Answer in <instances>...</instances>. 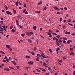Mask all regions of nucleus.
Segmentation results:
<instances>
[{
	"label": "nucleus",
	"instance_id": "423d86ee",
	"mask_svg": "<svg viewBox=\"0 0 75 75\" xmlns=\"http://www.w3.org/2000/svg\"><path fill=\"white\" fill-rule=\"evenodd\" d=\"M72 42V40H69L67 41V42L69 44L70 42Z\"/></svg>",
	"mask_w": 75,
	"mask_h": 75
},
{
	"label": "nucleus",
	"instance_id": "a211bd4d",
	"mask_svg": "<svg viewBox=\"0 0 75 75\" xmlns=\"http://www.w3.org/2000/svg\"><path fill=\"white\" fill-rule=\"evenodd\" d=\"M31 54H32V55H35V53H34V52H31Z\"/></svg>",
	"mask_w": 75,
	"mask_h": 75
},
{
	"label": "nucleus",
	"instance_id": "1a4fd4ad",
	"mask_svg": "<svg viewBox=\"0 0 75 75\" xmlns=\"http://www.w3.org/2000/svg\"><path fill=\"white\" fill-rule=\"evenodd\" d=\"M58 41L59 43H61V42H62V41L61 39H59Z\"/></svg>",
	"mask_w": 75,
	"mask_h": 75
},
{
	"label": "nucleus",
	"instance_id": "774afa93",
	"mask_svg": "<svg viewBox=\"0 0 75 75\" xmlns=\"http://www.w3.org/2000/svg\"><path fill=\"white\" fill-rule=\"evenodd\" d=\"M45 75H49V73H46V74H45Z\"/></svg>",
	"mask_w": 75,
	"mask_h": 75
},
{
	"label": "nucleus",
	"instance_id": "473e14b6",
	"mask_svg": "<svg viewBox=\"0 0 75 75\" xmlns=\"http://www.w3.org/2000/svg\"><path fill=\"white\" fill-rule=\"evenodd\" d=\"M47 35H51V33H47Z\"/></svg>",
	"mask_w": 75,
	"mask_h": 75
},
{
	"label": "nucleus",
	"instance_id": "69168bd1",
	"mask_svg": "<svg viewBox=\"0 0 75 75\" xmlns=\"http://www.w3.org/2000/svg\"><path fill=\"white\" fill-rule=\"evenodd\" d=\"M24 7H26V4H24Z\"/></svg>",
	"mask_w": 75,
	"mask_h": 75
},
{
	"label": "nucleus",
	"instance_id": "0eeeda50",
	"mask_svg": "<svg viewBox=\"0 0 75 75\" xmlns=\"http://www.w3.org/2000/svg\"><path fill=\"white\" fill-rule=\"evenodd\" d=\"M27 34H28V36H31V35L30 34V33L29 32H26Z\"/></svg>",
	"mask_w": 75,
	"mask_h": 75
},
{
	"label": "nucleus",
	"instance_id": "4468645a",
	"mask_svg": "<svg viewBox=\"0 0 75 75\" xmlns=\"http://www.w3.org/2000/svg\"><path fill=\"white\" fill-rule=\"evenodd\" d=\"M16 6H18V1H17V2H16Z\"/></svg>",
	"mask_w": 75,
	"mask_h": 75
},
{
	"label": "nucleus",
	"instance_id": "c9c22d12",
	"mask_svg": "<svg viewBox=\"0 0 75 75\" xmlns=\"http://www.w3.org/2000/svg\"><path fill=\"white\" fill-rule=\"evenodd\" d=\"M30 35H33V32H30Z\"/></svg>",
	"mask_w": 75,
	"mask_h": 75
},
{
	"label": "nucleus",
	"instance_id": "5fc2aeb1",
	"mask_svg": "<svg viewBox=\"0 0 75 75\" xmlns=\"http://www.w3.org/2000/svg\"><path fill=\"white\" fill-rule=\"evenodd\" d=\"M52 34L53 35H57V34H56V33H52Z\"/></svg>",
	"mask_w": 75,
	"mask_h": 75
},
{
	"label": "nucleus",
	"instance_id": "7c9ffc66",
	"mask_svg": "<svg viewBox=\"0 0 75 75\" xmlns=\"http://www.w3.org/2000/svg\"><path fill=\"white\" fill-rule=\"evenodd\" d=\"M42 71H43V72H45L46 71V70L45 69H43L42 70Z\"/></svg>",
	"mask_w": 75,
	"mask_h": 75
},
{
	"label": "nucleus",
	"instance_id": "9d476101",
	"mask_svg": "<svg viewBox=\"0 0 75 75\" xmlns=\"http://www.w3.org/2000/svg\"><path fill=\"white\" fill-rule=\"evenodd\" d=\"M33 28L35 30H36V28H37V27L36 26H33Z\"/></svg>",
	"mask_w": 75,
	"mask_h": 75
},
{
	"label": "nucleus",
	"instance_id": "6ab92c4d",
	"mask_svg": "<svg viewBox=\"0 0 75 75\" xmlns=\"http://www.w3.org/2000/svg\"><path fill=\"white\" fill-rule=\"evenodd\" d=\"M48 69H49V71H52V70L51 69V67H48Z\"/></svg>",
	"mask_w": 75,
	"mask_h": 75
},
{
	"label": "nucleus",
	"instance_id": "5701e85b",
	"mask_svg": "<svg viewBox=\"0 0 75 75\" xmlns=\"http://www.w3.org/2000/svg\"><path fill=\"white\" fill-rule=\"evenodd\" d=\"M37 56H38V57H41V55L39 54H37Z\"/></svg>",
	"mask_w": 75,
	"mask_h": 75
},
{
	"label": "nucleus",
	"instance_id": "4d7b16f0",
	"mask_svg": "<svg viewBox=\"0 0 75 75\" xmlns=\"http://www.w3.org/2000/svg\"><path fill=\"white\" fill-rule=\"evenodd\" d=\"M49 32H50V33H52V32L51 31V30H49Z\"/></svg>",
	"mask_w": 75,
	"mask_h": 75
},
{
	"label": "nucleus",
	"instance_id": "393cba45",
	"mask_svg": "<svg viewBox=\"0 0 75 75\" xmlns=\"http://www.w3.org/2000/svg\"><path fill=\"white\" fill-rule=\"evenodd\" d=\"M3 28H4V29H6V27H5V25H3L2 26Z\"/></svg>",
	"mask_w": 75,
	"mask_h": 75
},
{
	"label": "nucleus",
	"instance_id": "680f3d73",
	"mask_svg": "<svg viewBox=\"0 0 75 75\" xmlns=\"http://www.w3.org/2000/svg\"><path fill=\"white\" fill-rule=\"evenodd\" d=\"M5 8L6 10H7V9H8V7H7V6H6L5 7Z\"/></svg>",
	"mask_w": 75,
	"mask_h": 75
},
{
	"label": "nucleus",
	"instance_id": "79ce46f5",
	"mask_svg": "<svg viewBox=\"0 0 75 75\" xmlns=\"http://www.w3.org/2000/svg\"><path fill=\"white\" fill-rule=\"evenodd\" d=\"M3 21H1V22H0V23H1V24H4V23H3Z\"/></svg>",
	"mask_w": 75,
	"mask_h": 75
},
{
	"label": "nucleus",
	"instance_id": "20e7f679",
	"mask_svg": "<svg viewBox=\"0 0 75 75\" xmlns=\"http://www.w3.org/2000/svg\"><path fill=\"white\" fill-rule=\"evenodd\" d=\"M35 12L36 13H38V14H40V13H41V11H35Z\"/></svg>",
	"mask_w": 75,
	"mask_h": 75
},
{
	"label": "nucleus",
	"instance_id": "e2e57ef3",
	"mask_svg": "<svg viewBox=\"0 0 75 75\" xmlns=\"http://www.w3.org/2000/svg\"><path fill=\"white\" fill-rule=\"evenodd\" d=\"M73 73L74 75H75V71H73Z\"/></svg>",
	"mask_w": 75,
	"mask_h": 75
},
{
	"label": "nucleus",
	"instance_id": "b1692460",
	"mask_svg": "<svg viewBox=\"0 0 75 75\" xmlns=\"http://www.w3.org/2000/svg\"><path fill=\"white\" fill-rule=\"evenodd\" d=\"M9 67L10 68V69H14V68L10 66H9Z\"/></svg>",
	"mask_w": 75,
	"mask_h": 75
},
{
	"label": "nucleus",
	"instance_id": "72a5a7b5",
	"mask_svg": "<svg viewBox=\"0 0 75 75\" xmlns=\"http://www.w3.org/2000/svg\"><path fill=\"white\" fill-rule=\"evenodd\" d=\"M59 40L58 38H56V42H58V41Z\"/></svg>",
	"mask_w": 75,
	"mask_h": 75
},
{
	"label": "nucleus",
	"instance_id": "2f4dec72",
	"mask_svg": "<svg viewBox=\"0 0 75 75\" xmlns=\"http://www.w3.org/2000/svg\"><path fill=\"white\" fill-rule=\"evenodd\" d=\"M24 13H25V14H28V12L26 11V12H25Z\"/></svg>",
	"mask_w": 75,
	"mask_h": 75
},
{
	"label": "nucleus",
	"instance_id": "6e6552de",
	"mask_svg": "<svg viewBox=\"0 0 75 75\" xmlns=\"http://www.w3.org/2000/svg\"><path fill=\"white\" fill-rule=\"evenodd\" d=\"M54 8L56 10H59V8H58L57 7H54Z\"/></svg>",
	"mask_w": 75,
	"mask_h": 75
},
{
	"label": "nucleus",
	"instance_id": "f257e3e1",
	"mask_svg": "<svg viewBox=\"0 0 75 75\" xmlns=\"http://www.w3.org/2000/svg\"><path fill=\"white\" fill-rule=\"evenodd\" d=\"M6 13H7V14H9L10 15V16H12V13H11L9 12V11H6Z\"/></svg>",
	"mask_w": 75,
	"mask_h": 75
},
{
	"label": "nucleus",
	"instance_id": "412c9836",
	"mask_svg": "<svg viewBox=\"0 0 75 75\" xmlns=\"http://www.w3.org/2000/svg\"><path fill=\"white\" fill-rule=\"evenodd\" d=\"M46 65V63L45 62H44L43 63V66H44V67H45Z\"/></svg>",
	"mask_w": 75,
	"mask_h": 75
},
{
	"label": "nucleus",
	"instance_id": "603ef678",
	"mask_svg": "<svg viewBox=\"0 0 75 75\" xmlns=\"http://www.w3.org/2000/svg\"><path fill=\"white\" fill-rule=\"evenodd\" d=\"M36 61H40V59L38 58H37L36 59Z\"/></svg>",
	"mask_w": 75,
	"mask_h": 75
},
{
	"label": "nucleus",
	"instance_id": "c85d7f7f",
	"mask_svg": "<svg viewBox=\"0 0 75 75\" xmlns=\"http://www.w3.org/2000/svg\"><path fill=\"white\" fill-rule=\"evenodd\" d=\"M11 31L12 32H13V33H14L15 32V30L13 29H12Z\"/></svg>",
	"mask_w": 75,
	"mask_h": 75
},
{
	"label": "nucleus",
	"instance_id": "39448f33",
	"mask_svg": "<svg viewBox=\"0 0 75 75\" xmlns=\"http://www.w3.org/2000/svg\"><path fill=\"white\" fill-rule=\"evenodd\" d=\"M28 41L29 42H30V43H31L32 42V40L31 39H28Z\"/></svg>",
	"mask_w": 75,
	"mask_h": 75
},
{
	"label": "nucleus",
	"instance_id": "6e6d98bb",
	"mask_svg": "<svg viewBox=\"0 0 75 75\" xmlns=\"http://www.w3.org/2000/svg\"><path fill=\"white\" fill-rule=\"evenodd\" d=\"M63 43H65L66 42V41L65 40H63Z\"/></svg>",
	"mask_w": 75,
	"mask_h": 75
},
{
	"label": "nucleus",
	"instance_id": "c756f323",
	"mask_svg": "<svg viewBox=\"0 0 75 75\" xmlns=\"http://www.w3.org/2000/svg\"><path fill=\"white\" fill-rule=\"evenodd\" d=\"M3 62H6V60H5V59H3Z\"/></svg>",
	"mask_w": 75,
	"mask_h": 75
},
{
	"label": "nucleus",
	"instance_id": "bf43d9fd",
	"mask_svg": "<svg viewBox=\"0 0 75 75\" xmlns=\"http://www.w3.org/2000/svg\"><path fill=\"white\" fill-rule=\"evenodd\" d=\"M49 37H52V35H51L49 36Z\"/></svg>",
	"mask_w": 75,
	"mask_h": 75
},
{
	"label": "nucleus",
	"instance_id": "cd10ccee",
	"mask_svg": "<svg viewBox=\"0 0 75 75\" xmlns=\"http://www.w3.org/2000/svg\"><path fill=\"white\" fill-rule=\"evenodd\" d=\"M13 59H15L16 61L18 60V59H17V58H16L14 57Z\"/></svg>",
	"mask_w": 75,
	"mask_h": 75
},
{
	"label": "nucleus",
	"instance_id": "2eb2a0df",
	"mask_svg": "<svg viewBox=\"0 0 75 75\" xmlns=\"http://www.w3.org/2000/svg\"><path fill=\"white\" fill-rule=\"evenodd\" d=\"M13 11L14 14H16V10L15 9H13Z\"/></svg>",
	"mask_w": 75,
	"mask_h": 75
},
{
	"label": "nucleus",
	"instance_id": "de8ad7c7",
	"mask_svg": "<svg viewBox=\"0 0 75 75\" xmlns=\"http://www.w3.org/2000/svg\"><path fill=\"white\" fill-rule=\"evenodd\" d=\"M26 11V9H24L23 10V12L24 13L25 12V11Z\"/></svg>",
	"mask_w": 75,
	"mask_h": 75
},
{
	"label": "nucleus",
	"instance_id": "8fccbe9b",
	"mask_svg": "<svg viewBox=\"0 0 75 75\" xmlns=\"http://www.w3.org/2000/svg\"><path fill=\"white\" fill-rule=\"evenodd\" d=\"M19 5H20V6H21V5H22L21 3H20V2H19Z\"/></svg>",
	"mask_w": 75,
	"mask_h": 75
},
{
	"label": "nucleus",
	"instance_id": "338daca9",
	"mask_svg": "<svg viewBox=\"0 0 75 75\" xmlns=\"http://www.w3.org/2000/svg\"><path fill=\"white\" fill-rule=\"evenodd\" d=\"M1 18V20H2V21H3V20H3V18Z\"/></svg>",
	"mask_w": 75,
	"mask_h": 75
},
{
	"label": "nucleus",
	"instance_id": "3c124183",
	"mask_svg": "<svg viewBox=\"0 0 75 75\" xmlns=\"http://www.w3.org/2000/svg\"><path fill=\"white\" fill-rule=\"evenodd\" d=\"M62 18H60L59 21H62Z\"/></svg>",
	"mask_w": 75,
	"mask_h": 75
},
{
	"label": "nucleus",
	"instance_id": "052dcab7",
	"mask_svg": "<svg viewBox=\"0 0 75 75\" xmlns=\"http://www.w3.org/2000/svg\"><path fill=\"white\" fill-rule=\"evenodd\" d=\"M70 51H72V50H73V48H70Z\"/></svg>",
	"mask_w": 75,
	"mask_h": 75
},
{
	"label": "nucleus",
	"instance_id": "e433bc0d",
	"mask_svg": "<svg viewBox=\"0 0 75 75\" xmlns=\"http://www.w3.org/2000/svg\"><path fill=\"white\" fill-rule=\"evenodd\" d=\"M57 50H58V51H60V49H59V47H57Z\"/></svg>",
	"mask_w": 75,
	"mask_h": 75
},
{
	"label": "nucleus",
	"instance_id": "bb28decb",
	"mask_svg": "<svg viewBox=\"0 0 75 75\" xmlns=\"http://www.w3.org/2000/svg\"><path fill=\"white\" fill-rule=\"evenodd\" d=\"M40 35V37H42V38H44V37L43 36H42V35Z\"/></svg>",
	"mask_w": 75,
	"mask_h": 75
},
{
	"label": "nucleus",
	"instance_id": "58836bf2",
	"mask_svg": "<svg viewBox=\"0 0 75 75\" xmlns=\"http://www.w3.org/2000/svg\"><path fill=\"white\" fill-rule=\"evenodd\" d=\"M36 70L37 71H38V72H40V70H38V69H36Z\"/></svg>",
	"mask_w": 75,
	"mask_h": 75
},
{
	"label": "nucleus",
	"instance_id": "37998d69",
	"mask_svg": "<svg viewBox=\"0 0 75 75\" xmlns=\"http://www.w3.org/2000/svg\"><path fill=\"white\" fill-rule=\"evenodd\" d=\"M17 24H18V20H16Z\"/></svg>",
	"mask_w": 75,
	"mask_h": 75
},
{
	"label": "nucleus",
	"instance_id": "0e129e2a",
	"mask_svg": "<svg viewBox=\"0 0 75 75\" xmlns=\"http://www.w3.org/2000/svg\"><path fill=\"white\" fill-rule=\"evenodd\" d=\"M64 10H67V8L66 7H65L64 8Z\"/></svg>",
	"mask_w": 75,
	"mask_h": 75
},
{
	"label": "nucleus",
	"instance_id": "f704fd0d",
	"mask_svg": "<svg viewBox=\"0 0 75 75\" xmlns=\"http://www.w3.org/2000/svg\"><path fill=\"white\" fill-rule=\"evenodd\" d=\"M16 68H17L18 69H20V67H19V66H16Z\"/></svg>",
	"mask_w": 75,
	"mask_h": 75
},
{
	"label": "nucleus",
	"instance_id": "49530a36",
	"mask_svg": "<svg viewBox=\"0 0 75 75\" xmlns=\"http://www.w3.org/2000/svg\"><path fill=\"white\" fill-rule=\"evenodd\" d=\"M0 28H1V30H2V29H3V26H0Z\"/></svg>",
	"mask_w": 75,
	"mask_h": 75
},
{
	"label": "nucleus",
	"instance_id": "a18cd8bd",
	"mask_svg": "<svg viewBox=\"0 0 75 75\" xmlns=\"http://www.w3.org/2000/svg\"><path fill=\"white\" fill-rule=\"evenodd\" d=\"M57 43V45H58V46H59V43L58 42H56Z\"/></svg>",
	"mask_w": 75,
	"mask_h": 75
},
{
	"label": "nucleus",
	"instance_id": "13d9d810",
	"mask_svg": "<svg viewBox=\"0 0 75 75\" xmlns=\"http://www.w3.org/2000/svg\"><path fill=\"white\" fill-rule=\"evenodd\" d=\"M56 32H57V33H59V30H56Z\"/></svg>",
	"mask_w": 75,
	"mask_h": 75
},
{
	"label": "nucleus",
	"instance_id": "aec40b11",
	"mask_svg": "<svg viewBox=\"0 0 75 75\" xmlns=\"http://www.w3.org/2000/svg\"><path fill=\"white\" fill-rule=\"evenodd\" d=\"M0 52L2 54H5V53L4 52H3L2 51H0Z\"/></svg>",
	"mask_w": 75,
	"mask_h": 75
},
{
	"label": "nucleus",
	"instance_id": "ddd939ff",
	"mask_svg": "<svg viewBox=\"0 0 75 75\" xmlns=\"http://www.w3.org/2000/svg\"><path fill=\"white\" fill-rule=\"evenodd\" d=\"M63 40H67V38L65 37H63Z\"/></svg>",
	"mask_w": 75,
	"mask_h": 75
},
{
	"label": "nucleus",
	"instance_id": "a19ab883",
	"mask_svg": "<svg viewBox=\"0 0 75 75\" xmlns=\"http://www.w3.org/2000/svg\"><path fill=\"white\" fill-rule=\"evenodd\" d=\"M37 50V48H36V47H35L34 49L33 50H34V51H36Z\"/></svg>",
	"mask_w": 75,
	"mask_h": 75
},
{
	"label": "nucleus",
	"instance_id": "f8f14e48",
	"mask_svg": "<svg viewBox=\"0 0 75 75\" xmlns=\"http://www.w3.org/2000/svg\"><path fill=\"white\" fill-rule=\"evenodd\" d=\"M12 62L14 65H17V64L16 63V62L15 61H12Z\"/></svg>",
	"mask_w": 75,
	"mask_h": 75
},
{
	"label": "nucleus",
	"instance_id": "4c0bfd02",
	"mask_svg": "<svg viewBox=\"0 0 75 75\" xmlns=\"http://www.w3.org/2000/svg\"><path fill=\"white\" fill-rule=\"evenodd\" d=\"M41 4H42V2H40L38 3V4H39V5H40Z\"/></svg>",
	"mask_w": 75,
	"mask_h": 75
},
{
	"label": "nucleus",
	"instance_id": "9b49d317",
	"mask_svg": "<svg viewBox=\"0 0 75 75\" xmlns=\"http://www.w3.org/2000/svg\"><path fill=\"white\" fill-rule=\"evenodd\" d=\"M74 52H71V53H70L69 54V55H70L71 56V55H74Z\"/></svg>",
	"mask_w": 75,
	"mask_h": 75
},
{
	"label": "nucleus",
	"instance_id": "864d4df0",
	"mask_svg": "<svg viewBox=\"0 0 75 75\" xmlns=\"http://www.w3.org/2000/svg\"><path fill=\"white\" fill-rule=\"evenodd\" d=\"M46 9H47V7H45L44 9H43V10L44 11Z\"/></svg>",
	"mask_w": 75,
	"mask_h": 75
},
{
	"label": "nucleus",
	"instance_id": "f03ea898",
	"mask_svg": "<svg viewBox=\"0 0 75 75\" xmlns=\"http://www.w3.org/2000/svg\"><path fill=\"white\" fill-rule=\"evenodd\" d=\"M28 64L29 65H33V62H28Z\"/></svg>",
	"mask_w": 75,
	"mask_h": 75
},
{
	"label": "nucleus",
	"instance_id": "f3484780",
	"mask_svg": "<svg viewBox=\"0 0 75 75\" xmlns=\"http://www.w3.org/2000/svg\"><path fill=\"white\" fill-rule=\"evenodd\" d=\"M25 57L27 59L30 58V57L29 56H26Z\"/></svg>",
	"mask_w": 75,
	"mask_h": 75
},
{
	"label": "nucleus",
	"instance_id": "dca6fc26",
	"mask_svg": "<svg viewBox=\"0 0 75 75\" xmlns=\"http://www.w3.org/2000/svg\"><path fill=\"white\" fill-rule=\"evenodd\" d=\"M65 34H70V32H68L67 31H66L65 32Z\"/></svg>",
	"mask_w": 75,
	"mask_h": 75
},
{
	"label": "nucleus",
	"instance_id": "09e8293b",
	"mask_svg": "<svg viewBox=\"0 0 75 75\" xmlns=\"http://www.w3.org/2000/svg\"><path fill=\"white\" fill-rule=\"evenodd\" d=\"M6 61L8 62L9 61V59L8 58L6 59Z\"/></svg>",
	"mask_w": 75,
	"mask_h": 75
},
{
	"label": "nucleus",
	"instance_id": "4be33fe9",
	"mask_svg": "<svg viewBox=\"0 0 75 75\" xmlns=\"http://www.w3.org/2000/svg\"><path fill=\"white\" fill-rule=\"evenodd\" d=\"M49 51H50V52H52V50H51V49H49Z\"/></svg>",
	"mask_w": 75,
	"mask_h": 75
},
{
	"label": "nucleus",
	"instance_id": "c03bdc74",
	"mask_svg": "<svg viewBox=\"0 0 75 75\" xmlns=\"http://www.w3.org/2000/svg\"><path fill=\"white\" fill-rule=\"evenodd\" d=\"M20 15H18L17 17V18H20Z\"/></svg>",
	"mask_w": 75,
	"mask_h": 75
},
{
	"label": "nucleus",
	"instance_id": "a878e982",
	"mask_svg": "<svg viewBox=\"0 0 75 75\" xmlns=\"http://www.w3.org/2000/svg\"><path fill=\"white\" fill-rule=\"evenodd\" d=\"M19 27H20V28H23V26H21V25H19Z\"/></svg>",
	"mask_w": 75,
	"mask_h": 75
},
{
	"label": "nucleus",
	"instance_id": "7ed1b4c3",
	"mask_svg": "<svg viewBox=\"0 0 75 75\" xmlns=\"http://www.w3.org/2000/svg\"><path fill=\"white\" fill-rule=\"evenodd\" d=\"M6 48H11L10 46L9 45H6Z\"/></svg>",
	"mask_w": 75,
	"mask_h": 75
},
{
	"label": "nucleus",
	"instance_id": "ea45409f",
	"mask_svg": "<svg viewBox=\"0 0 75 75\" xmlns=\"http://www.w3.org/2000/svg\"><path fill=\"white\" fill-rule=\"evenodd\" d=\"M65 59H66V57H65L64 56L63 57V59L64 61H65Z\"/></svg>",
	"mask_w": 75,
	"mask_h": 75
}]
</instances>
